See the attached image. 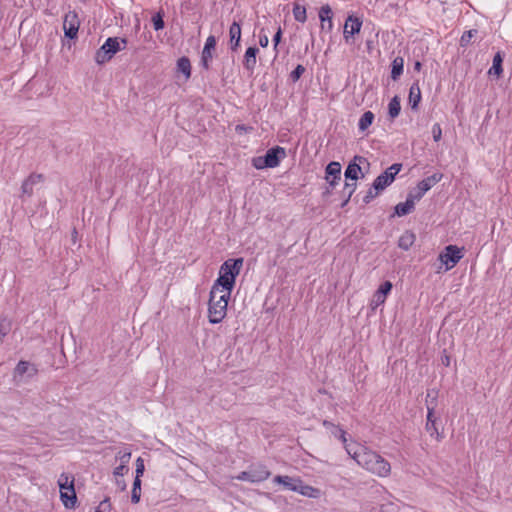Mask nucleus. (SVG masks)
Listing matches in <instances>:
<instances>
[{"label":"nucleus","instance_id":"c9c22d12","mask_svg":"<svg viewBox=\"0 0 512 512\" xmlns=\"http://www.w3.org/2000/svg\"><path fill=\"white\" fill-rule=\"evenodd\" d=\"M374 120V114L371 111H366L358 122V128H368L372 125Z\"/></svg>","mask_w":512,"mask_h":512},{"label":"nucleus","instance_id":"aec40b11","mask_svg":"<svg viewBox=\"0 0 512 512\" xmlns=\"http://www.w3.org/2000/svg\"><path fill=\"white\" fill-rule=\"evenodd\" d=\"M230 36V48L232 51H236L240 46L241 40V24L237 21H234L229 29Z\"/></svg>","mask_w":512,"mask_h":512},{"label":"nucleus","instance_id":"39448f33","mask_svg":"<svg viewBox=\"0 0 512 512\" xmlns=\"http://www.w3.org/2000/svg\"><path fill=\"white\" fill-rule=\"evenodd\" d=\"M60 488V498L66 508H74L77 502V496L74 489V477L62 473L58 479Z\"/></svg>","mask_w":512,"mask_h":512},{"label":"nucleus","instance_id":"2eb2a0df","mask_svg":"<svg viewBox=\"0 0 512 512\" xmlns=\"http://www.w3.org/2000/svg\"><path fill=\"white\" fill-rule=\"evenodd\" d=\"M44 176L43 174L32 173L30 174L21 185V195L20 198L24 199L25 197H31L33 195V188L36 184L43 182Z\"/></svg>","mask_w":512,"mask_h":512},{"label":"nucleus","instance_id":"37998d69","mask_svg":"<svg viewBox=\"0 0 512 512\" xmlns=\"http://www.w3.org/2000/svg\"><path fill=\"white\" fill-rule=\"evenodd\" d=\"M111 503L110 499L106 498L103 501L100 502L99 506L97 507L95 512H110L111 511Z\"/></svg>","mask_w":512,"mask_h":512},{"label":"nucleus","instance_id":"6e6552de","mask_svg":"<svg viewBox=\"0 0 512 512\" xmlns=\"http://www.w3.org/2000/svg\"><path fill=\"white\" fill-rule=\"evenodd\" d=\"M463 257L462 249L456 245H448L439 254V260L446 266V270L452 269Z\"/></svg>","mask_w":512,"mask_h":512},{"label":"nucleus","instance_id":"f3484780","mask_svg":"<svg viewBox=\"0 0 512 512\" xmlns=\"http://www.w3.org/2000/svg\"><path fill=\"white\" fill-rule=\"evenodd\" d=\"M341 179V165L339 162H330L325 169V180L329 183L330 187L337 185Z\"/></svg>","mask_w":512,"mask_h":512},{"label":"nucleus","instance_id":"7ed1b4c3","mask_svg":"<svg viewBox=\"0 0 512 512\" xmlns=\"http://www.w3.org/2000/svg\"><path fill=\"white\" fill-rule=\"evenodd\" d=\"M127 44L125 38L109 37L104 44L97 50L95 54V61L98 64L108 62L112 57L121 49H124Z\"/></svg>","mask_w":512,"mask_h":512},{"label":"nucleus","instance_id":"b1692460","mask_svg":"<svg viewBox=\"0 0 512 512\" xmlns=\"http://www.w3.org/2000/svg\"><path fill=\"white\" fill-rule=\"evenodd\" d=\"M421 101V90L418 81L413 83L409 89L408 104L411 109L416 110Z\"/></svg>","mask_w":512,"mask_h":512},{"label":"nucleus","instance_id":"de8ad7c7","mask_svg":"<svg viewBox=\"0 0 512 512\" xmlns=\"http://www.w3.org/2000/svg\"><path fill=\"white\" fill-rule=\"evenodd\" d=\"M129 471V468L127 465H123V464H120L119 466H117L114 471H113V474L116 478H118L119 476H123L125 473H127Z\"/></svg>","mask_w":512,"mask_h":512},{"label":"nucleus","instance_id":"2f4dec72","mask_svg":"<svg viewBox=\"0 0 512 512\" xmlns=\"http://www.w3.org/2000/svg\"><path fill=\"white\" fill-rule=\"evenodd\" d=\"M401 111L400 97L395 95L388 104V114L394 119L396 118Z\"/></svg>","mask_w":512,"mask_h":512},{"label":"nucleus","instance_id":"6e6d98bb","mask_svg":"<svg viewBox=\"0 0 512 512\" xmlns=\"http://www.w3.org/2000/svg\"><path fill=\"white\" fill-rule=\"evenodd\" d=\"M323 426L326 427L327 429H330L331 431L334 429V427H337L336 425H334L332 422H330L328 420L323 421Z\"/></svg>","mask_w":512,"mask_h":512},{"label":"nucleus","instance_id":"5fc2aeb1","mask_svg":"<svg viewBox=\"0 0 512 512\" xmlns=\"http://www.w3.org/2000/svg\"><path fill=\"white\" fill-rule=\"evenodd\" d=\"M442 137V130H433V139L438 142Z\"/></svg>","mask_w":512,"mask_h":512},{"label":"nucleus","instance_id":"58836bf2","mask_svg":"<svg viewBox=\"0 0 512 512\" xmlns=\"http://www.w3.org/2000/svg\"><path fill=\"white\" fill-rule=\"evenodd\" d=\"M331 434L334 437L339 438L341 442L344 444V447L349 444L347 443L346 432L339 426L334 427V429L331 431Z\"/></svg>","mask_w":512,"mask_h":512},{"label":"nucleus","instance_id":"393cba45","mask_svg":"<svg viewBox=\"0 0 512 512\" xmlns=\"http://www.w3.org/2000/svg\"><path fill=\"white\" fill-rule=\"evenodd\" d=\"M296 492L309 498H318L320 496V490L318 488L304 484L301 479Z\"/></svg>","mask_w":512,"mask_h":512},{"label":"nucleus","instance_id":"09e8293b","mask_svg":"<svg viewBox=\"0 0 512 512\" xmlns=\"http://www.w3.org/2000/svg\"><path fill=\"white\" fill-rule=\"evenodd\" d=\"M235 478L240 481H248L252 483V475L250 469L248 471L239 473Z\"/></svg>","mask_w":512,"mask_h":512},{"label":"nucleus","instance_id":"72a5a7b5","mask_svg":"<svg viewBox=\"0 0 512 512\" xmlns=\"http://www.w3.org/2000/svg\"><path fill=\"white\" fill-rule=\"evenodd\" d=\"M141 498V479L135 477L133 482V488L131 492V501L132 503H138Z\"/></svg>","mask_w":512,"mask_h":512},{"label":"nucleus","instance_id":"603ef678","mask_svg":"<svg viewBox=\"0 0 512 512\" xmlns=\"http://www.w3.org/2000/svg\"><path fill=\"white\" fill-rule=\"evenodd\" d=\"M434 396H437V393L434 392V391H428L427 392V395H426V405L427 404H431L433 405L434 403H432V399Z\"/></svg>","mask_w":512,"mask_h":512},{"label":"nucleus","instance_id":"e433bc0d","mask_svg":"<svg viewBox=\"0 0 512 512\" xmlns=\"http://www.w3.org/2000/svg\"><path fill=\"white\" fill-rule=\"evenodd\" d=\"M477 33L478 31L476 29L465 31L460 38V45L462 47L468 46L471 42L472 37H474Z\"/></svg>","mask_w":512,"mask_h":512},{"label":"nucleus","instance_id":"ddd939ff","mask_svg":"<svg viewBox=\"0 0 512 512\" xmlns=\"http://www.w3.org/2000/svg\"><path fill=\"white\" fill-rule=\"evenodd\" d=\"M392 287L393 285L390 281H385L380 285L372 296L370 302L371 310L375 311L380 305L385 303L386 297L392 290Z\"/></svg>","mask_w":512,"mask_h":512},{"label":"nucleus","instance_id":"a18cd8bd","mask_svg":"<svg viewBox=\"0 0 512 512\" xmlns=\"http://www.w3.org/2000/svg\"><path fill=\"white\" fill-rule=\"evenodd\" d=\"M356 187H357V184L356 182H352V183H349V182H346L345 183V186H344V190H343V193L352 197L353 193L355 192L356 190Z\"/></svg>","mask_w":512,"mask_h":512},{"label":"nucleus","instance_id":"9d476101","mask_svg":"<svg viewBox=\"0 0 512 512\" xmlns=\"http://www.w3.org/2000/svg\"><path fill=\"white\" fill-rule=\"evenodd\" d=\"M443 175L441 173H435L423 180H421L414 191H411L409 195L416 201H419L424 194L429 191L435 184L441 181Z\"/></svg>","mask_w":512,"mask_h":512},{"label":"nucleus","instance_id":"412c9836","mask_svg":"<svg viewBox=\"0 0 512 512\" xmlns=\"http://www.w3.org/2000/svg\"><path fill=\"white\" fill-rule=\"evenodd\" d=\"M415 202H416V200L413 199V197H411L408 194L407 199H406L405 202L398 203L395 206L394 214L399 216V217L406 216V215L410 214L411 212H413V210L415 208Z\"/></svg>","mask_w":512,"mask_h":512},{"label":"nucleus","instance_id":"cd10ccee","mask_svg":"<svg viewBox=\"0 0 512 512\" xmlns=\"http://www.w3.org/2000/svg\"><path fill=\"white\" fill-rule=\"evenodd\" d=\"M404 59L403 57H396L391 64V78L396 81L403 73Z\"/></svg>","mask_w":512,"mask_h":512},{"label":"nucleus","instance_id":"473e14b6","mask_svg":"<svg viewBox=\"0 0 512 512\" xmlns=\"http://www.w3.org/2000/svg\"><path fill=\"white\" fill-rule=\"evenodd\" d=\"M293 16L296 21L304 23L307 20L306 8L298 3H295L293 7Z\"/></svg>","mask_w":512,"mask_h":512},{"label":"nucleus","instance_id":"5701e85b","mask_svg":"<svg viewBox=\"0 0 512 512\" xmlns=\"http://www.w3.org/2000/svg\"><path fill=\"white\" fill-rule=\"evenodd\" d=\"M250 471L252 475V483L265 481L271 475L270 471L263 464L251 467Z\"/></svg>","mask_w":512,"mask_h":512},{"label":"nucleus","instance_id":"49530a36","mask_svg":"<svg viewBox=\"0 0 512 512\" xmlns=\"http://www.w3.org/2000/svg\"><path fill=\"white\" fill-rule=\"evenodd\" d=\"M378 192L379 191L375 190L374 187L372 186V188H370L368 190V192L366 193V195L364 196L363 202L368 204L371 200H373L378 195Z\"/></svg>","mask_w":512,"mask_h":512},{"label":"nucleus","instance_id":"f257e3e1","mask_svg":"<svg viewBox=\"0 0 512 512\" xmlns=\"http://www.w3.org/2000/svg\"><path fill=\"white\" fill-rule=\"evenodd\" d=\"M243 262V258L228 259L220 266L219 276L212 285L213 293L215 291L232 292Z\"/></svg>","mask_w":512,"mask_h":512},{"label":"nucleus","instance_id":"4d7b16f0","mask_svg":"<svg viewBox=\"0 0 512 512\" xmlns=\"http://www.w3.org/2000/svg\"><path fill=\"white\" fill-rule=\"evenodd\" d=\"M442 363L445 365V366H449L450 365V358L449 356H444L442 357Z\"/></svg>","mask_w":512,"mask_h":512},{"label":"nucleus","instance_id":"a211bd4d","mask_svg":"<svg viewBox=\"0 0 512 512\" xmlns=\"http://www.w3.org/2000/svg\"><path fill=\"white\" fill-rule=\"evenodd\" d=\"M319 19L321 21V29L331 32L333 29L332 9L328 4L320 8Z\"/></svg>","mask_w":512,"mask_h":512},{"label":"nucleus","instance_id":"13d9d810","mask_svg":"<svg viewBox=\"0 0 512 512\" xmlns=\"http://www.w3.org/2000/svg\"><path fill=\"white\" fill-rule=\"evenodd\" d=\"M422 67V64L419 61H416L414 64V70L420 71Z\"/></svg>","mask_w":512,"mask_h":512},{"label":"nucleus","instance_id":"79ce46f5","mask_svg":"<svg viewBox=\"0 0 512 512\" xmlns=\"http://www.w3.org/2000/svg\"><path fill=\"white\" fill-rule=\"evenodd\" d=\"M117 458L121 461V464L128 466V463L131 458V451L128 449H125L124 451H120L117 454Z\"/></svg>","mask_w":512,"mask_h":512},{"label":"nucleus","instance_id":"c03bdc74","mask_svg":"<svg viewBox=\"0 0 512 512\" xmlns=\"http://www.w3.org/2000/svg\"><path fill=\"white\" fill-rule=\"evenodd\" d=\"M144 470H145L144 461L141 457H139L136 460V470H135L136 476L135 477H138L140 479L144 473Z\"/></svg>","mask_w":512,"mask_h":512},{"label":"nucleus","instance_id":"a19ab883","mask_svg":"<svg viewBox=\"0 0 512 512\" xmlns=\"http://www.w3.org/2000/svg\"><path fill=\"white\" fill-rule=\"evenodd\" d=\"M304 72H305V67L303 65L299 64L290 73V79L293 82H296V81H298L300 79V77L303 75Z\"/></svg>","mask_w":512,"mask_h":512},{"label":"nucleus","instance_id":"1a4fd4ad","mask_svg":"<svg viewBox=\"0 0 512 512\" xmlns=\"http://www.w3.org/2000/svg\"><path fill=\"white\" fill-rule=\"evenodd\" d=\"M365 469L370 473L383 478L388 477L391 472L390 463L377 452H375V459H371Z\"/></svg>","mask_w":512,"mask_h":512},{"label":"nucleus","instance_id":"a878e982","mask_svg":"<svg viewBox=\"0 0 512 512\" xmlns=\"http://www.w3.org/2000/svg\"><path fill=\"white\" fill-rule=\"evenodd\" d=\"M37 373V369L27 361H20L15 368V376L28 374L32 377Z\"/></svg>","mask_w":512,"mask_h":512},{"label":"nucleus","instance_id":"9b49d317","mask_svg":"<svg viewBox=\"0 0 512 512\" xmlns=\"http://www.w3.org/2000/svg\"><path fill=\"white\" fill-rule=\"evenodd\" d=\"M80 26L79 16L76 11H69L65 14L63 20V29L65 36L69 39L77 37Z\"/></svg>","mask_w":512,"mask_h":512},{"label":"nucleus","instance_id":"0eeeda50","mask_svg":"<svg viewBox=\"0 0 512 512\" xmlns=\"http://www.w3.org/2000/svg\"><path fill=\"white\" fill-rule=\"evenodd\" d=\"M402 164L395 163L387 168L382 174L376 177L373 182V187L377 191L384 190L395 179V176L401 171Z\"/></svg>","mask_w":512,"mask_h":512},{"label":"nucleus","instance_id":"423d86ee","mask_svg":"<svg viewBox=\"0 0 512 512\" xmlns=\"http://www.w3.org/2000/svg\"><path fill=\"white\" fill-rule=\"evenodd\" d=\"M348 455L354 459L359 466L366 468L371 459H375V451L359 443L353 442L345 446Z\"/></svg>","mask_w":512,"mask_h":512},{"label":"nucleus","instance_id":"bf43d9fd","mask_svg":"<svg viewBox=\"0 0 512 512\" xmlns=\"http://www.w3.org/2000/svg\"><path fill=\"white\" fill-rule=\"evenodd\" d=\"M351 197L346 195L345 199L343 200L341 207H344L347 205V203L350 201Z\"/></svg>","mask_w":512,"mask_h":512},{"label":"nucleus","instance_id":"f704fd0d","mask_svg":"<svg viewBox=\"0 0 512 512\" xmlns=\"http://www.w3.org/2000/svg\"><path fill=\"white\" fill-rule=\"evenodd\" d=\"M11 321L6 316H0V341L11 331Z\"/></svg>","mask_w":512,"mask_h":512},{"label":"nucleus","instance_id":"6ab92c4d","mask_svg":"<svg viewBox=\"0 0 512 512\" xmlns=\"http://www.w3.org/2000/svg\"><path fill=\"white\" fill-rule=\"evenodd\" d=\"M258 52L259 49L255 46L247 48L243 58V66L246 70L250 72L254 71L257 63Z\"/></svg>","mask_w":512,"mask_h":512},{"label":"nucleus","instance_id":"f8f14e48","mask_svg":"<svg viewBox=\"0 0 512 512\" xmlns=\"http://www.w3.org/2000/svg\"><path fill=\"white\" fill-rule=\"evenodd\" d=\"M362 165L369 166V162L366 158L362 156H355L353 161H351L346 170L345 177L346 179H350L352 181H356L359 178V174H362Z\"/></svg>","mask_w":512,"mask_h":512},{"label":"nucleus","instance_id":"bb28decb","mask_svg":"<svg viewBox=\"0 0 512 512\" xmlns=\"http://www.w3.org/2000/svg\"><path fill=\"white\" fill-rule=\"evenodd\" d=\"M416 236L415 234L410 231L406 230L399 238L398 240V246L407 251L415 242Z\"/></svg>","mask_w":512,"mask_h":512},{"label":"nucleus","instance_id":"20e7f679","mask_svg":"<svg viewBox=\"0 0 512 512\" xmlns=\"http://www.w3.org/2000/svg\"><path fill=\"white\" fill-rule=\"evenodd\" d=\"M286 157V150L283 147L276 146L267 150L264 156L254 157L252 165L258 169L275 168L280 161Z\"/></svg>","mask_w":512,"mask_h":512},{"label":"nucleus","instance_id":"052dcab7","mask_svg":"<svg viewBox=\"0 0 512 512\" xmlns=\"http://www.w3.org/2000/svg\"><path fill=\"white\" fill-rule=\"evenodd\" d=\"M76 236H77V231H76V230H74V231H73L72 238H73V239H75V238H76Z\"/></svg>","mask_w":512,"mask_h":512},{"label":"nucleus","instance_id":"7c9ffc66","mask_svg":"<svg viewBox=\"0 0 512 512\" xmlns=\"http://www.w3.org/2000/svg\"><path fill=\"white\" fill-rule=\"evenodd\" d=\"M426 431L429 435L435 438L437 441H441L444 437L443 433L439 431V421L426 422Z\"/></svg>","mask_w":512,"mask_h":512},{"label":"nucleus","instance_id":"3c124183","mask_svg":"<svg viewBox=\"0 0 512 512\" xmlns=\"http://www.w3.org/2000/svg\"><path fill=\"white\" fill-rule=\"evenodd\" d=\"M281 37H282V30L281 28L279 27L277 32L275 33V35L273 36V43H274V50L277 52V47H278V44L280 43L281 41Z\"/></svg>","mask_w":512,"mask_h":512},{"label":"nucleus","instance_id":"4c0bfd02","mask_svg":"<svg viewBox=\"0 0 512 512\" xmlns=\"http://www.w3.org/2000/svg\"><path fill=\"white\" fill-rule=\"evenodd\" d=\"M431 404H427V419L426 422L439 421V419L435 416V407H436V396L433 397Z\"/></svg>","mask_w":512,"mask_h":512},{"label":"nucleus","instance_id":"680f3d73","mask_svg":"<svg viewBox=\"0 0 512 512\" xmlns=\"http://www.w3.org/2000/svg\"><path fill=\"white\" fill-rule=\"evenodd\" d=\"M236 128L240 129V128H245V127L243 125H237Z\"/></svg>","mask_w":512,"mask_h":512},{"label":"nucleus","instance_id":"4be33fe9","mask_svg":"<svg viewBox=\"0 0 512 512\" xmlns=\"http://www.w3.org/2000/svg\"><path fill=\"white\" fill-rule=\"evenodd\" d=\"M273 482L277 484H282L287 490L296 492L298 484L300 482V478L290 477L286 475H277L273 478Z\"/></svg>","mask_w":512,"mask_h":512},{"label":"nucleus","instance_id":"f03ea898","mask_svg":"<svg viewBox=\"0 0 512 512\" xmlns=\"http://www.w3.org/2000/svg\"><path fill=\"white\" fill-rule=\"evenodd\" d=\"M230 296V292L215 291L213 293L211 288L208 302V319L211 324H218L225 318Z\"/></svg>","mask_w":512,"mask_h":512},{"label":"nucleus","instance_id":"dca6fc26","mask_svg":"<svg viewBox=\"0 0 512 512\" xmlns=\"http://www.w3.org/2000/svg\"><path fill=\"white\" fill-rule=\"evenodd\" d=\"M362 27V21L353 15H349L344 24L343 37L346 42L349 41L351 37L355 34H358Z\"/></svg>","mask_w":512,"mask_h":512},{"label":"nucleus","instance_id":"c85d7f7f","mask_svg":"<svg viewBox=\"0 0 512 512\" xmlns=\"http://www.w3.org/2000/svg\"><path fill=\"white\" fill-rule=\"evenodd\" d=\"M502 63L503 57L500 52H497L493 57V64L488 73L490 75H496L497 77H500L503 72Z\"/></svg>","mask_w":512,"mask_h":512},{"label":"nucleus","instance_id":"c756f323","mask_svg":"<svg viewBox=\"0 0 512 512\" xmlns=\"http://www.w3.org/2000/svg\"><path fill=\"white\" fill-rule=\"evenodd\" d=\"M177 71L181 72L185 76V80H188L191 76V63L187 57H181L177 61Z\"/></svg>","mask_w":512,"mask_h":512},{"label":"nucleus","instance_id":"4468645a","mask_svg":"<svg viewBox=\"0 0 512 512\" xmlns=\"http://www.w3.org/2000/svg\"><path fill=\"white\" fill-rule=\"evenodd\" d=\"M216 48V38L210 35L205 42L204 48L201 54V65L205 70H209L210 62L213 59V52Z\"/></svg>","mask_w":512,"mask_h":512},{"label":"nucleus","instance_id":"8fccbe9b","mask_svg":"<svg viewBox=\"0 0 512 512\" xmlns=\"http://www.w3.org/2000/svg\"><path fill=\"white\" fill-rule=\"evenodd\" d=\"M263 32L264 29H262L259 34V45L263 48H266L269 44V38L268 35Z\"/></svg>","mask_w":512,"mask_h":512},{"label":"nucleus","instance_id":"864d4df0","mask_svg":"<svg viewBox=\"0 0 512 512\" xmlns=\"http://www.w3.org/2000/svg\"><path fill=\"white\" fill-rule=\"evenodd\" d=\"M116 486L121 490L124 491L126 489V483L122 479L116 478Z\"/></svg>","mask_w":512,"mask_h":512},{"label":"nucleus","instance_id":"ea45409f","mask_svg":"<svg viewBox=\"0 0 512 512\" xmlns=\"http://www.w3.org/2000/svg\"><path fill=\"white\" fill-rule=\"evenodd\" d=\"M152 23H153V27L156 31H159L164 28L165 24H164L163 16L160 12L156 13L152 17Z\"/></svg>","mask_w":512,"mask_h":512}]
</instances>
